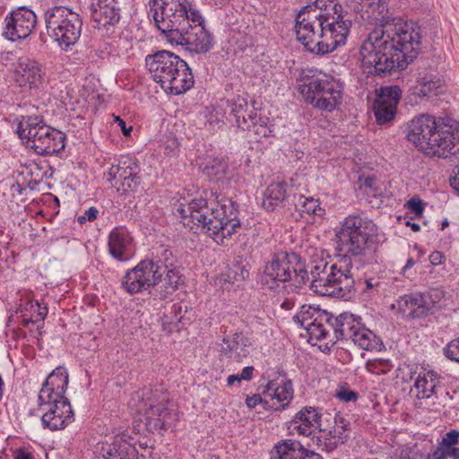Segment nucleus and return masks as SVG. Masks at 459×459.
Masks as SVG:
<instances>
[{
	"instance_id": "aec40b11",
	"label": "nucleus",
	"mask_w": 459,
	"mask_h": 459,
	"mask_svg": "<svg viewBox=\"0 0 459 459\" xmlns=\"http://www.w3.org/2000/svg\"><path fill=\"white\" fill-rule=\"evenodd\" d=\"M426 154L447 158L459 152V125L456 122L438 125Z\"/></svg>"
},
{
	"instance_id": "09e8293b",
	"label": "nucleus",
	"mask_w": 459,
	"mask_h": 459,
	"mask_svg": "<svg viewBox=\"0 0 459 459\" xmlns=\"http://www.w3.org/2000/svg\"><path fill=\"white\" fill-rule=\"evenodd\" d=\"M99 214V210L96 207H90L86 210L83 214L79 215L77 218V221L81 224L85 223L86 221H93L96 220Z\"/></svg>"
},
{
	"instance_id": "412c9836",
	"label": "nucleus",
	"mask_w": 459,
	"mask_h": 459,
	"mask_svg": "<svg viewBox=\"0 0 459 459\" xmlns=\"http://www.w3.org/2000/svg\"><path fill=\"white\" fill-rule=\"evenodd\" d=\"M437 127L438 124L434 117L421 115L413 118L408 125L407 138L419 150L426 152Z\"/></svg>"
},
{
	"instance_id": "6ab92c4d",
	"label": "nucleus",
	"mask_w": 459,
	"mask_h": 459,
	"mask_svg": "<svg viewBox=\"0 0 459 459\" xmlns=\"http://www.w3.org/2000/svg\"><path fill=\"white\" fill-rule=\"evenodd\" d=\"M437 292L434 290L427 293L413 292L403 295L399 297L393 307H396L403 318H421L428 316L435 307L436 301L433 296H437Z\"/></svg>"
},
{
	"instance_id": "052dcab7",
	"label": "nucleus",
	"mask_w": 459,
	"mask_h": 459,
	"mask_svg": "<svg viewBox=\"0 0 459 459\" xmlns=\"http://www.w3.org/2000/svg\"><path fill=\"white\" fill-rule=\"evenodd\" d=\"M281 307L285 310H290L294 307V301L291 299H286L281 303Z\"/></svg>"
},
{
	"instance_id": "6e6552de",
	"label": "nucleus",
	"mask_w": 459,
	"mask_h": 459,
	"mask_svg": "<svg viewBox=\"0 0 459 459\" xmlns=\"http://www.w3.org/2000/svg\"><path fill=\"white\" fill-rule=\"evenodd\" d=\"M17 133L27 147L39 155H52L63 151L66 135L46 125L39 117H28L19 126Z\"/></svg>"
},
{
	"instance_id": "f3484780",
	"label": "nucleus",
	"mask_w": 459,
	"mask_h": 459,
	"mask_svg": "<svg viewBox=\"0 0 459 459\" xmlns=\"http://www.w3.org/2000/svg\"><path fill=\"white\" fill-rule=\"evenodd\" d=\"M153 264L148 259L141 261L133 269L128 270L121 280L122 289L128 294L134 295L143 290H149L151 287L162 284L157 275V269L152 270Z\"/></svg>"
},
{
	"instance_id": "7c9ffc66",
	"label": "nucleus",
	"mask_w": 459,
	"mask_h": 459,
	"mask_svg": "<svg viewBox=\"0 0 459 459\" xmlns=\"http://www.w3.org/2000/svg\"><path fill=\"white\" fill-rule=\"evenodd\" d=\"M360 324V317L350 313H342L334 318L331 316L330 328L333 329L335 338V341L331 340V342L334 343L339 340H351Z\"/></svg>"
},
{
	"instance_id": "dca6fc26",
	"label": "nucleus",
	"mask_w": 459,
	"mask_h": 459,
	"mask_svg": "<svg viewBox=\"0 0 459 459\" xmlns=\"http://www.w3.org/2000/svg\"><path fill=\"white\" fill-rule=\"evenodd\" d=\"M69 376L65 367L56 368L47 377L39 393V406L42 411L68 401L65 396L68 386Z\"/></svg>"
},
{
	"instance_id": "de8ad7c7",
	"label": "nucleus",
	"mask_w": 459,
	"mask_h": 459,
	"mask_svg": "<svg viewBox=\"0 0 459 459\" xmlns=\"http://www.w3.org/2000/svg\"><path fill=\"white\" fill-rule=\"evenodd\" d=\"M336 397L342 402H351L358 399V394L349 388H341L336 392Z\"/></svg>"
},
{
	"instance_id": "a211bd4d",
	"label": "nucleus",
	"mask_w": 459,
	"mask_h": 459,
	"mask_svg": "<svg viewBox=\"0 0 459 459\" xmlns=\"http://www.w3.org/2000/svg\"><path fill=\"white\" fill-rule=\"evenodd\" d=\"M91 17L98 30L106 37H114L120 21L117 0H91Z\"/></svg>"
},
{
	"instance_id": "c756f323",
	"label": "nucleus",
	"mask_w": 459,
	"mask_h": 459,
	"mask_svg": "<svg viewBox=\"0 0 459 459\" xmlns=\"http://www.w3.org/2000/svg\"><path fill=\"white\" fill-rule=\"evenodd\" d=\"M441 384L440 376L434 370H424L415 379L412 391L417 400L437 397Z\"/></svg>"
},
{
	"instance_id": "58836bf2",
	"label": "nucleus",
	"mask_w": 459,
	"mask_h": 459,
	"mask_svg": "<svg viewBox=\"0 0 459 459\" xmlns=\"http://www.w3.org/2000/svg\"><path fill=\"white\" fill-rule=\"evenodd\" d=\"M248 119L255 120L251 129L256 135L255 140L260 141L262 138L268 137L272 134V128L268 125L269 118L257 113L256 108H252L248 113Z\"/></svg>"
},
{
	"instance_id": "f03ea898",
	"label": "nucleus",
	"mask_w": 459,
	"mask_h": 459,
	"mask_svg": "<svg viewBox=\"0 0 459 459\" xmlns=\"http://www.w3.org/2000/svg\"><path fill=\"white\" fill-rule=\"evenodd\" d=\"M421 48L420 28L396 17L385 28H375L360 47L361 66L368 75L404 69Z\"/></svg>"
},
{
	"instance_id": "e2e57ef3",
	"label": "nucleus",
	"mask_w": 459,
	"mask_h": 459,
	"mask_svg": "<svg viewBox=\"0 0 459 459\" xmlns=\"http://www.w3.org/2000/svg\"><path fill=\"white\" fill-rule=\"evenodd\" d=\"M13 52H3L1 53L0 59L3 63L13 60Z\"/></svg>"
},
{
	"instance_id": "f704fd0d",
	"label": "nucleus",
	"mask_w": 459,
	"mask_h": 459,
	"mask_svg": "<svg viewBox=\"0 0 459 459\" xmlns=\"http://www.w3.org/2000/svg\"><path fill=\"white\" fill-rule=\"evenodd\" d=\"M458 442L459 431L450 429L443 436L438 446L431 454L430 459H446L447 457L459 459V448L455 446Z\"/></svg>"
},
{
	"instance_id": "bf43d9fd",
	"label": "nucleus",
	"mask_w": 459,
	"mask_h": 459,
	"mask_svg": "<svg viewBox=\"0 0 459 459\" xmlns=\"http://www.w3.org/2000/svg\"><path fill=\"white\" fill-rule=\"evenodd\" d=\"M362 181V184L365 187L372 188L375 185V178L372 177H366L363 179L359 178Z\"/></svg>"
},
{
	"instance_id": "1a4fd4ad",
	"label": "nucleus",
	"mask_w": 459,
	"mask_h": 459,
	"mask_svg": "<svg viewBox=\"0 0 459 459\" xmlns=\"http://www.w3.org/2000/svg\"><path fill=\"white\" fill-rule=\"evenodd\" d=\"M46 30L58 46L67 51L80 39L82 21L72 9L56 5L48 8L44 13Z\"/></svg>"
},
{
	"instance_id": "c03bdc74",
	"label": "nucleus",
	"mask_w": 459,
	"mask_h": 459,
	"mask_svg": "<svg viewBox=\"0 0 459 459\" xmlns=\"http://www.w3.org/2000/svg\"><path fill=\"white\" fill-rule=\"evenodd\" d=\"M444 354L450 360L459 363V338L452 340L446 345Z\"/></svg>"
},
{
	"instance_id": "bb28decb",
	"label": "nucleus",
	"mask_w": 459,
	"mask_h": 459,
	"mask_svg": "<svg viewBox=\"0 0 459 459\" xmlns=\"http://www.w3.org/2000/svg\"><path fill=\"white\" fill-rule=\"evenodd\" d=\"M253 350L250 338L243 333H235L222 339L221 352L238 362L246 359Z\"/></svg>"
},
{
	"instance_id": "a878e982",
	"label": "nucleus",
	"mask_w": 459,
	"mask_h": 459,
	"mask_svg": "<svg viewBox=\"0 0 459 459\" xmlns=\"http://www.w3.org/2000/svg\"><path fill=\"white\" fill-rule=\"evenodd\" d=\"M41 422L45 429L52 431L65 429L74 420V412L68 401L42 410Z\"/></svg>"
},
{
	"instance_id": "20e7f679",
	"label": "nucleus",
	"mask_w": 459,
	"mask_h": 459,
	"mask_svg": "<svg viewBox=\"0 0 459 459\" xmlns=\"http://www.w3.org/2000/svg\"><path fill=\"white\" fill-rule=\"evenodd\" d=\"M351 27L337 0H316L297 14L295 32L307 50L323 56L345 45Z\"/></svg>"
},
{
	"instance_id": "6e6d98bb",
	"label": "nucleus",
	"mask_w": 459,
	"mask_h": 459,
	"mask_svg": "<svg viewBox=\"0 0 459 459\" xmlns=\"http://www.w3.org/2000/svg\"><path fill=\"white\" fill-rule=\"evenodd\" d=\"M429 262L433 265H439L444 263L446 257L445 255L439 252V251H434L429 255Z\"/></svg>"
},
{
	"instance_id": "c85d7f7f",
	"label": "nucleus",
	"mask_w": 459,
	"mask_h": 459,
	"mask_svg": "<svg viewBox=\"0 0 459 459\" xmlns=\"http://www.w3.org/2000/svg\"><path fill=\"white\" fill-rule=\"evenodd\" d=\"M274 459H323L322 455L307 449L299 442L286 439L278 443L273 452Z\"/></svg>"
},
{
	"instance_id": "39448f33",
	"label": "nucleus",
	"mask_w": 459,
	"mask_h": 459,
	"mask_svg": "<svg viewBox=\"0 0 459 459\" xmlns=\"http://www.w3.org/2000/svg\"><path fill=\"white\" fill-rule=\"evenodd\" d=\"M177 212L184 225L192 229V223L201 228L218 244H223L226 238L240 228L238 205L227 197H221L210 204L205 199H194L186 204H180Z\"/></svg>"
},
{
	"instance_id": "2eb2a0df",
	"label": "nucleus",
	"mask_w": 459,
	"mask_h": 459,
	"mask_svg": "<svg viewBox=\"0 0 459 459\" xmlns=\"http://www.w3.org/2000/svg\"><path fill=\"white\" fill-rule=\"evenodd\" d=\"M37 24V15L26 6L12 10L4 18L2 35L10 41L28 38Z\"/></svg>"
},
{
	"instance_id": "0eeeda50",
	"label": "nucleus",
	"mask_w": 459,
	"mask_h": 459,
	"mask_svg": "<svg viewBox=\"0 0 459 459\" xmlns=\"http://www.w3.org/2000/svg\"><path fill=\"white\" fill-rule=\"evenodd\" d=\"M299 92L307 104L323 111H333L342 102L343 85L340 80L320 71L304 73Z\"/></svg>"
},
{
	"instance_id": "ddd939ff",
	"label": "nucleus",
	"mask_w": 459,
	"mask_h": 459,
	"mask_svg": "<svg viewBox=\"0 0 459 459\" xmlns=\"http://www.w3.org/2000/svg\"><path fill=\"white\" fill-rule=\"evenodd\" d=\"M13 81L20 88L38 93L48 83L45 65L39 61L20 57L13 70Z\"/></svg>"
},
{
	"instance_id": "ea45409f",
	"label": "nucleus",
	"mask_w": 459,
	"mask_h": 459,
	"mask_svg": "<svg viewBox=\"0 0 459 459\" xmlns=\"http://www.w3.org/2000/svg\"><path fill=\"white\" fill-rule=\"evenodd\" d=\"M248 276V272L238 264L227 268L221 275V281L231 285L239 286Z\"/></svg>"
},
{
	"instance_id": "4468645a",
	"label": "nucleus",
	"mask_w": 459,
	"mask_h": 459,
	"mask_svg": "<svg viewBox=\"0 0 459 459\" xmlns=\"http://www.w3.org/2000/svg\"><path fill=\"white\" fill-rule=\"evenodd\" d=\"M294 321L307 331L310 341L324 340L329 335L331 315L318 307L301 306Z\"/></svg>"
},
{
	"instance_id": "f8f14e48",
	"label": "nucleus",
	"mask_w": 459,
	"mask_h": 459,
	"mask_svg": "<svg viewBox=\"0 0 459 459\" xmlns=\"http://www.w3.org/2000/svg\"><path fill=\"white\" fill-rule=\"evenodd\" d=\"M152 255L149 262L153 264V271L157 269V275L162 281V284L155 289L154 295L160 299H165L178 289L180 281L179 272L176 267L177 258L172 250L165 246L153 248Z\"/></svg>"
},
{
	"instance_id": "473e14b6",
	"label": "nucleus",
	"mask_w": 459,
	"mask_h": 459,
	"mask_svg": "<svg viewBox=\"0 0 459 459\" xmlns=\"http://www.w3.org/2000/svg\"><path fill=\"white\" fill-rule=\"evenodd\" d=\"M363 10L368 22L377 25L376 28L386 29V25L396 18L389 12L386 0H370Z\"/></svg>"
},
{
	"instance_id": "a19ab883",
	"label": "nucleus",
	"mask_w": 459,
	"mask_h": 459,
	"mask_svg": "<svg viewBox=\"0 0 459 459\" xmlns=\"http://www.w3.org/2000/svg\"><path fill=\"white\" fill-rule=\"evenodd\" d=\"M394 368L392 360L389 359L376 358L367 360L365 368L368 373L374 375H385Z\"/></svg>"
},
{
	"instance_id": "72a5a7b5",
	"label": "nucleus",
	"mask_w": 459,
	"mask_h": 459,
	"mask_svg": "<svg viewBox=\"0 0 459 459\" xmlns=\"http://www.w3.org/2000/svg\"><path fill=\"white\" fill-rule=\"evenodd\" d=\"M287 196L285 182H273L263 192L262 207L267 212H273L283 205Z\"/></svg>"
},
{
	"instance_id": "3c124183",
	"label": "nucleus",
	"mask_w": 459,
	"mask_h": 459,
	"mask_svg": "<svg viewBox=\"0 0 459 459\" xmlns=\"http://www.w3.org/2000/svg\"><path fill=\"white\" fill-rule=\"evenodd\" d=\"M449 180L452 188L459 194V164L453 169Z\"/></svg>"
},
{
	"instance_id": "37998d69",
	"label": "nucleus",
	"mask_w": 459,
	"mask_h": 459,
	"mask_svg": "<svg viewBox=\"0 0 459 459\" xmlns=\"http://www.w3.org/2000/svg\"><path fill=\"white\" fill-rule=\"evenodd\" d=\"M24 309L27 312L30 313L32 317H35V320L43 321L48 315V307L46 306H42L38 300H29L24 305Z\"/></svg>"
},
{
	"instance_id": "680f3d73",
	"label": "nucleus",
	"mask_w": 459,
	"mask_h": 459,
	"mask_svg": "<svg viewBox=\"0 0 459 459\" xmlns=\"http://www.w3.org/2000/svg\"><path fill=\"white\" fill-rule=\"evenodd\" d=\"M415 264V261L412 257H409L406 261V264L402 268V273L404 274L405 272L409 269H411Z\"/></svg>"
},
{
	"instance_id": "69168bd1",
	"label": "nucleus",
	"mask_w": 459,
	"mask_h": 459,
	"mask_svg": "<svg viewBox=\"0 0 459 459\" xmlns=\"http://www.w3.org/2000/svg\"><path fill=\"white\" fill-rule=\"evenodd\" d=\"M367 290H371L374 287L378 285V281H376L374 279H367L364 281Z\"/></svg>"
},
{
	"instance_id": "2f4dec72",
	"label": "nucleus",
	"mask_w": 459,
	"mask_h": 459,
	"mask_svg": "<svg viewBox=\"0 0 459 459\" xmlns=\"http://www.w3.org/2000/svg\"><path fill=\"white\" fill-rule=\"evenodd\" d=\"M121 172L118 173V180L124 192L136 191L142 182L139 175L140 168L134 157H122Z\"/></svg>"
},
{
	"instance_id": "cd10ccee",
	"label": "nucleus",
	"mask_w": 459,
	"mask_h": 459,
	"mask_svg": "<svg viewBox=\"0 0 459 459\" xmlns=\"http://www.w3.org/2000/svg\"><path fill=\"white\" fill-rule=\"evenodd\" d=\"M293 398V385L285 380L277 385L273 381L268 382L264 391V404L274 410L284 409Z\"/></svg>"
},
{
	"instance_id": "0e129e2a",
	"label": "nucleus",
	"mask_w": 459,
	"mask_h": 459,
	"mask_svg": "<svg viewBox=\"0 0 459 459\" xmlns=\"http://www.w3.org/2000/svg\"><path fill=\"white\" fill-rule=\"evenodd\" d=\"M178 147V143L175 140H172L170 144H168L165 147L166 152L168 154H172L174 150Z\"/></svg>"
},
{
	"instance_id": "e433bc0d",
	"label": "nucleus",
	"mask_w": 459,
	"mask_h": 459,
	"mask_svg": "<svg viewBox=\"0 0 459 459\" xmlns=\"http://www.w3.org/2000/svg\"><path fill=\"white\" fill-rule=\"evenodd\" d=\"M204 175L212 181H221L226 178L228 161L221 156L208 155L200 163Z\"/></svg>"
},
{
	"instance_id": "79ce46f5",
	"label": "nucleus",
	"mask_w": 459,
	"mask_h": 459,
	"mask_svg": "<svg viewBox=\"0 0 459 459\" xmlns=\"http://www.w3.org/2000/svg\"><path fill=\"white\" fill-rule=\"evenodd\" d=\"M298 205L301 207L300 210L302 212L317 215L319 217L325 214V209L321 207L319 200L312 196L304 197L300 195L298 200Z\"/></svg>"
},
{
	"instance_id": "8fccbe9b",
	"label": "nucleus",
	"mask_w": 459,
	"mask_h": 459,
	"mask_svg": "<svg viewBox=\"0 0 459 459\" xmlns=\"http://www.w3.org/2000/svg\"><path fill=\"white\" fill-rule=\"evenodd\" d=\"M437 82H433V81H426V82H421V85H420V88L419 89V92L418 94L420 96H429L434 88H437Z\"/></svg>"
},
{
	"instance_id": "5fc2aeb1",
	"label": "nucleus",
	"mask_w": 459,
	"mask_h": 459,
	"mask_svg": "<svg viewBox=\"0 0 459 459\" xmlns=\"http://www.w3.org/2000/svg\"><path fill=\"white\" fill-rule=\"evenodd\" d=\"M255 368L253 366L245 367L241 373L238 374L241 381H250L254 377Z\"/></svg>"
},
{
	"instance_id": "4c0bfd02",
	"label": "nucleus",
	"mask_w": 459,
	"mask_h": 459,
	"mask_svg": "<svg viewBox=\"0 0 459 459\" xmlns=\"http://www.w3.org/2000/svg\"><path fill=\"white\" fill-rule=\"evenodd\" d=\"M351 341L359 348L365 351H380L383 346L381 339L362 324L353 333Z\"/></svg>"
},
{
	"instance_id": "9b49d317",
	"label": "nucleus",
	"mask_w": 459,
	"mask_h": 459,
	"mask_svg": "<svg viewBox=\"0 0 459 459\" xmlns=\"http://www.w3.org/2000/svg\"><path fill=\"white\" fill-rule=\"evenodd\" d=\"M294 280L298 284L308 281V273L300 257L295 253H278L264 270L263 282L273 288V283Z\"/></svg>"
},
{
	"instance_id": "423d86ee",
	"label": "nucleus",
	"mask_w": 459,
	"mask_h": 459,
	"mask_svg": "<svg viewBox=\"0 0 459 459\" xmlns=\"http://www.w3.org/2000/svg\"><path fill=\"white\" fill-rule=\"evenodd\" d=\"M145 65L152 80L167 93L180 95L194 86V75L188 65L173 52L160 50L147 55Z\"/></svg>"
},
{
	"instance_id": "c9c22d12",
	"label": "nucleus",
	"mask_w": 459,
	"mask_h": 459,
	"mask_svg": "<svg viewBox=\"0 0 459 459\" xmlns=\"http://www.w3.org/2000/svg\"><path fill=\"white\" fill-rule=\"evenodd\" d=\"M252 108H255L254 103L249 105L247 95L245 93L227 100L229 115L233 117L238 127L247 126L245 114L249 113Z\"/></svg>"
},
{
	"instance_id": "b1692460",
	"label": "nucleus",
	"mask_w": 459,
	"mask_h": 459,
	"mask_svg": "<svg viewBox=\"0 0 459 459\" xmlns=\"http://www.w3.org/2000/svg\"><path fill=\"white\" fill-rule=\"evenodd\" d=\"M108 250L119 262H126L134 255L133 238L125 227H116L108 234Z\"/></svg>"
},
{
	"instance_id": "f257e3e1",
	"label": "nucleus",
	"mask_w": 459,
	"mask_h": 459,
	"mask_svg": "<svg viewBox=\"0 0 459 459\" xmlns=\"http://www.w3.org/2000/svg\"><path fill=\"white\" fill-rule=\"evenodd\" d=\"M382 236L376 223L352 214L340 221L335 229L336 249L342 253L333 264L314 261L308 280L310 289L321 296L345 295L355 288L351 257L363 264L377 263Z\"/></svg>"
},
{
	"instance_id": "7ed1b4c3",
	"label": "nucleus",
	"mask_w": 459,
	"mask_h": 459,
	"mask_svg": "<svg viewBox=\"0 0 459 459\" xmlns=\"http://www.w3.org/2000/svg\"><path fill=\"white\" fill-rule=\"evenodd\" d=\"M148 17L163 39L196 54L212 48V37L204 18L189 0H149Z\"/></svg>"
},
{
	"instance_id": "9d476101",
	"label": "nucleus",
	"mask_w": 459,
	"mask_h": 459,
	"mask_svg": "<svg viewBox=\"0 0 459 459\" xmlns=\"http://www.w3.org/2000/svg\"><path fill=\"white\" fill-rule=\"evenodd\" d=\"M142 407L143 421L151 432H160L171 428L178 420L177 410L169 394L162 390L143 393Z\"/></svg>"
},
{
	"instance_id": "49530a36",
	"label": "nucleus",
	"mask_w": 459,
	"mask_h": 459,
	"mask_svg": "<svg viewBox=\"0 0 459 459\" xmlns=\"http://www.w3.org/2000/svg\"><path fill=\"white\" fill-rule=\"evenodd\" d=\"M122 167V158L118 160L117 164H112L108 170L104 174L106 180L108 183L113 184V182L118 179V173L121 172Z\"/></svg>"
},
{
	"instance_id": "603ef678",
	"label": "nucleus",
	"mask_w": 459,
	"mask_h": 459,
	"mask_svg": "<svg viewBox=\"0 0 459 459\" xmlns=\"http://www.w3.org/2000/svg\"><path fill=\"white\" fill-rule=\"evenodd\" d=\"M209 125L211 126L212 129H214L215 127H220L223 125V119L222 116H219V112H212L209 117Z\"/></svg>"
},
{
	"instance_id": "5701e85b",
	"label": "nucleus",
	"mask_w": 459,
	"mask_h": 459,
	"mask_svg": "<svg viewBox=\"0 0 459 459\" xmlns=\"http://www.w3.org/2000/svg\"><path fill=\"white\" fill-rule=\"evenodd\" d=\"M400 98L399 87L381 88V93L378 94L374 103V113L378 124L387 123L394 118Z\"/></svg>"
},
{
	"instance_id": "864d4df0",
	"label": "nucleus",
	"mask_w": 459,
	"mask_h": 459,
	"mask_svg": "<svg viewBox=\"0 0 459 459\" xmlns=\"http://www.w3.org/2000/svg\"><path fill=\"white\" fill-rule=\"evenodd\" d=\"M264 403V397L262 398L260 394H254L252 396H247L246 399V404L248 408L253 409L258 404Z\"/></svg>"
},
{
	"instance_id": "338daca9",
	"label": "nucleus",
	"mask_w": 459,
	"mask_h": 459,
	"mask_svg": "<svg viewBox=\"0 0 459 459\" xmlns=\"http://www.w3.org/2000/svg\"><path fill=\"white\" fill-rule=\"evenodd\" d=\"M245 119L247 121V126L245 127H239L242 130H251L252 125H254L255 120L248 119V112L245 114Z\"/></svg>"
},
{
	"instance_id": "a18cd8bd",
	"label": "nucleus",
	"mask_w": 459,
	"mask_h": 459,
	"mask_svg": "<svg viewBox=\"0 0 459 459\" xmlns=\"http://www.w3.org/2000/svg\"><path fill=\"white\" fill-rule=\"evenodd\" d=\"M406 207L416 216H420L424 211V203L419 197H413L407 202Z\"/></svg>"
},
{
	"instance_id": "4d7b16f0",
	"label": "nucleus",
	"mask_w": 459,
	"mask_h": 459,
	"mask_svg": "<svg viewBox=\"0 0 459 459\" xmlns=\"http://www.w3.org/2000/svg\"><path fill=\"white\" fill-rule=\"evenodd\" d=\"M115 122L117 123L124 135L128 136L132 132V126H126V122L119 117H115Z\"/></svg>"
},
{
	"instance_id": "774afa93",
	"label": "nucleus",
	"mask_w": 459,
	"mask_h": 459,
	"mask_svg": "<svg viewBox=\"0 0 459 459\" xmlns=\"http://www.w3.org/2000/svg\"><path fill=\"white\" fill-rule=\"evenodd\" d=\"M14 459H31V456L30 454L28 453H25V452H21L19 453L18 455H16V456L14 457Z\"/></svg>"
},
{
	"instance_id": "393cba45",
	"label": "nucleus",
	"mask_w": 459,
	"mask_h": 459,
	"mask_svg": "<svg viewBox=\"0 0 459 459\" xmlns=\"http://www.w3.org/2000/svg\"><path fill=\"white\" fill-rule=\"evenodd\" d=\"M320 418L317 408L306 406L289 422L288 429L292 435L308 437L320 427Z\"/></svg>"
},
{
	"instance_id": "13d9d810",
	"label": "nucleus",
	"mask_w": 459,
	"mask_h": 459,
	"mask_svg": "<svg viewBox=\"0 0 459 459\" xmlns=\"http://www.w3.org/2000/svg\"><path fill=\"white\" fill-rule=\"evenodd\" d=\"M235 383H238V385H239L240 383H241V380L239 378V376L238 374H236V375H230L228 377H227V386L229 387H231L235 385Z\"/></svg>"
},
{
	"instance_id": "4be33fe9",
	"label": "nucleus",
	"mask_w": 459,
	"mask_h": 459,
	"mask_svg": "<svg viewBox=\"0 0 459 459\" xmlns=\"http://www.w3.org/2000/svg\"><path fill=\"white\" fill-rule=\"evenodd\" d=\"M129 438L130 437L124 432L106 437L100 455L103 459H137V451Z\"/></svg>"
}]
</instances>
